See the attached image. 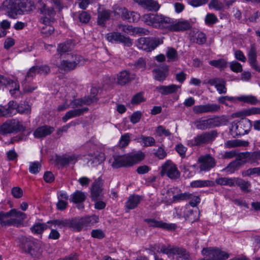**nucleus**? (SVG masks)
<instances>
[{
  "label": "nucleus",
  "mask_w": 260,
  "mask_h": 260,
  "mask_svg": "<svg viewBox=\"0 0 260 260\" xmlns=\"http://www.w3.org/2000/svg\"><path fill=\"white\" fill-rule=\"evenodd\" d=\"M143 21L149 25L160 29H167L170 31L172 18L158 14H147L142 17Z\"/></svg>",
  "instance_id": "f257e3e1"
},
{
  "label": "nucleus",
  "mask_w": 260,
  "mask_h": 260,
  "mask_svg": "<svg viewBox=\"0 0 260 260\" xmlns=\"http://www.w3.org/2000/svg\"><path fill=\"white\" fill-rule=\"evenodd\" d=\"M19 247L33 257H38L41 254V244L31 237L22 236L18 239Z\"/></svg>",
  "instance_id": "f03ea898"
},
{
  "label": "nucleus",
  "mask_w": 260,
  "mask_h": 260,
  "mask_svg": "<svg viewBox=\"0 0 260 260\" xmlns=\"http://www.w3.org/2000/svg\"><path fill=\"white\" fill-rule=\"evenodd\" d=\"M84 62L83 57L77 54H68L66 59H63L57 64L58 70L66 72L74 70Z\"/></svg>",
  "instance_id": "7ed1b4c3"
},
{
  "label": "nucleus",
  "mask_w": 260,
  "mask_h": 260,
  "mask_svg": "<svg viewBox=\"0 0 260 260\" xmlns=\"http://www.w3.org/2000/svg\"><path fill=\"white\" fill-rule=\"evenodd\" d=\"M25 130V126L17 119H8L0 125V134L4 136Z\"/></svg>",
  "instance_id": "20e7f679"
},
{
  "label": "nucleus",
  "mask_w": 260,
  "mask_h": 260,
  "mask_svg": "<svg viewBox=\"0 0 260 260\" xmlns=\"http://www.w3.org/2000/svg\"><path fill=\"white\" fill-rule=\"evenodd\" d=\"M217 136V132L215 130L203 132L188 140L187 144L190 147L202 146L212 142Z\"/></svg>",
  "instance_id": "39448f33"
},
{
  "label": "nucleus",
  "mask_w": 260,
  "mask_h": 260,
  "mask_svg": "<svg viewBox=\"0 0 260 260\" xmlns=\"http://www.w3.org/2000/svg\"><path fill=\"white\" fill-rule=\"evenodd\" d=\"M225 122L224 118L216 117L206 119H198L194 122V124L197 129L205 130L224 124Z\"/></svg>",
  "instance_id": "423d86ee"
},
{
  "label": "nucleus",
  "mask_w": 260,
  "mask_h": 260,
  "mask_svg": "<svg viewBox=\"0 0 260 260\" xmlns=\"http://www.w3.org/2000/svg\"><path fill=\"white\" fill-rule=\"evenodd\" d=\"M15 217L18 218L19 220L22 221L25 219L26 215L24 213L20 211H17L15 209H11L9 212H0V223L2 226H10L14 225L17 223V220L14 218H10L9 220L4 221L3 218L5 217Z\"/></svg>",
  "instance_id": "0eeeda50"
},
{
  "label": "nucleus",
  "mask_w": 260,
  "mask_h": 260,
  "mask_svg": "<svg viewBox=\"0 0 260 260\" xmlns=\"http://www.w3.org/2000/svg\"><path fill=\"white\" fill-rule=\"evenodd\" d=\"M1 9L11 18H16L18 15H20V13L21 12L19 0H5L2 3Z\"/></svg>",
  "instance_id": "6e6552de"
},
{
  "label": "nucleus",
  "mask_w": 260,
  "mask_h": 260,
  "mask_svg": "<svg viewBox=\"0 0 260 260\" xmlns=\"http://www.w3.org/2000/svg\"><path fill=\"white\" fill-rule=\"evenodd\" d=\"M202 254L205 257L200 260H224L229 257L226 252L215 248H203Z\"/></svg>",
  "instance_id": "1a4fd4ad"
},
{
  "label": "nucleus",
  "mask_w": 260,
  "mask_h": 260,
  "mask_svg": "<svg viewBox=\"0 0 260 260\" xmlns=\"http://www.w3.org/2000/svg\"><path fill=\"white\" fill-rule=\"evenodd\" d=\"M162 42V41H161L159 39L141 38L137 40V45L139 49L147 52H150L161 44Z\"/></svg>",
  "instance_id": "9d476101"
},
{
  "label": "nucleus",
  "mask_w": 260,
  "mask_h": 260,
  "mask_svg": "<svg viewBox=\"0 0 260 260\" xmlns=\"http://www.w3.org/2000/svg\"><path fill=\"white\" fill-rule=\"evenodd\" d=\"M197 162L199 164V169L201 172L209 171L216 166L215 158L210 154H205L200 156Z\"/></svg>",
  "instance_id": "9b49d317"
},
{
  "label": "nucleus",
  "mask_w": 260,
  "mask_h": 260,
  "mask_svg": "<svg viewBox=\"0 0 260 260\" xmlns=\"http://www.w3.org/2000/svg\"><path fill=\"white\" fill-rule=\"evenodd\" d=\"M40 7L39 8L40 13L43 15L40 19V22L46 23H53L54 21L55 12L52 7H48L46 4L39 2Z\"/></svg>",
  "instance_id": "f8f14e48"
},
{
  "label": "nucleus",
  "mask_w": 260,
  "mask_h": 260,
  "mask_svg": "<svg viewBox=\"0 0 260 260\" xmlns=\"http://www.w3.org/2000/svg\"><path fill=\"white\" fill-rule=\"evenodd\" d=\"M161 174L166 175L171 179H175L179 176L180 173L176 166L170 160H167L161 167Z\"/></svg>",
  "instance_id": "ddd939ff"
},
{
  "label": "nucleus",
  "mask_w": 260,
  "mask_h": 260,
  "mask_svg": "<svg viewBox=\"0 0 260 260\" xmlns=\"http://www.w3.org/2000/svg\"><path fill=\"white\" fill-rule=\"evenodd\" d=\"M109 163L114 169L123 167H131L129 162L128 154L123 155L115 154L109 159Z\"/></svg>",
  "instance_id": "4468645a"
},
{
  "label": "nucleus",
  "mask_w": 260,
  "mask_h": 260,
  "mask_svg": "<svg viewBox=\"0 0 260 260\" xmlns=\"http://www.w3.org/2000/svg\"><path fill=\"white\" fill-rule=\"evenodd\" d=\"M191 27V23L189 20L180 19L174 21L172 19V23L170 31H184L190 29Z\"/></svg>",
  "instance_id": "2eb2a0df"
},
{
  "label": "nucleus",
  "mask_w": 260,
  "mask_h": 260,
  "mask_svg": "<svg viewBox=\"0 0 260 260\" xmlns=\"http://www.w3.org/2000/svg\"><path fill=\"white\" fill-rule=\"evenodd\" d=\"M220 109L219 105L216 104H207L194 106L193 111L197 114L205 113H214L218 111Z\"/></svg>",
  "instance_id": "dca6fc26"
},
{
  "label": "nucleus",
  "mask_w": 260,
  "mask_h": 260,
  "mask_svg": "<svg viewBox=\"0 0 260 260\" xmlns=\"http://www.w3.org/2000/svg\"><path fill=\"white\" fill-rule=\"evenodd\" d=\"M144 221L150 226L161 228L168 231H175L177 228V225L175 223H167L154 219L147 218L145 219Z\"/></svg>",
  "instance_id": "f3484780"
},
{
  "label": "nucleus",
  "mask_w": 260,
  "mask_h": 260,
  "mask_svg": "<svg viewBox=\"0 0 260 260\" xmlns=\"http://www.w3.org/2000/svg\"><path fill=\"white\" fill-rule=\"evenodd\" d=\"M235 127L237 135H244L248 134L250 131L251 127V122L249 119H242L236 123Z\"/></svg>",
  "instance_id": "a211bd4d"
},
{
  "label": "nucleus",
  "mask_w": 260,
  "mask_h": 260,
  "mask_svg": "<svg viewBox=\"0 0 260 260\" xmlns=\"http://www.w3.org/2000/svg\"><path fill=\"white\" fill-rule=\"evenodd\" d=\"M136 76L135 74H132L128 71H122L117 74V83L122 86L125 85L134 80Z\"/></svg>",
  "instance_id": "6ab92c4d"
},
{
  "label": "nucleus",
  "mask_w": 260,
  "mask_h": 260,
  "mask_svg": "<svg viewBox=\"0 0 260 260\" xmlns=\"http://www.w3.org/2000/svg\"><path fill=\"white\" fill-rule=\"evenodd\" d=\"M240 159H246L243 161V164L249 162L251 164L257 162L260 160V151H254L253 152H244L239 154Z\"/></svg>",
  "instance_id": "aec40b11"
},
{
  "label": "nucleus",
  "mask_w": 260,
  "mask_h": 260,
  "mask_svg": "<svg viewBox=\"0 0 260 260\" xmlns=\"http://www.w3.org/2000/svg\"><path fill=\"white\" fill-rule=\"evenodd\" d=\"M134 2L138 3L144 9L150 11H157L160 5L157 1L154 0H134Z\"/></svg>",
  "instance_id": "412c9836"
},
{
  "label": "nucleus",
  "mask_w": 260,
  "mask_h": 260,
  "mask_svg": "<svg viewBox=\"0 0 260 260\" xmlns=\"http://www.w3.org/2000/svg\"><path fill=\"white\" fill-rule=\"evenodd\" d=\"M54 131V128L49 125H43L38 127L34 132V136L37 139L43 138L51 134Z\"/></svg>",
  "instance_id": "4be33fe9"
},
{
  "label": "nucleus",
  "mask_w": 260,
  "mask_h": 260,
  "mask_svg": "<svg viewBox=\"0 0 260 260\" xmlns=\"http://www.w3.org/2000/svg\"><path fill=\"white\" fill-rule=\"evenodd\" d=\"M123 19L127 20L129 22L137 21L140 18V15L135 12H129L125 8L119 9Z\"/></svg>",
  "instance_id": "5701e85b"
},
{
  "label": "nucleus",
  "mask_w": 260,
  "mask_h": 260,
  "mask_svg": "<svg viewBox=\"0 0 260 260\" xmlns=\"http://www.w3.org/2000/svg\"><path fill=\"white\" fill-rule=\"evenodd\" d=\"M180 88V85L171 84L168 86H158L156 87L155 89L162 95H167L176 92Z\"/></svg>",
  "instance_id": "b1692460"
},
{
  "label": "nucleus",
  "mask_w": 260,
  "mask_h": 260,
  "mask_svg": "<svg viewBox=\"0 0 260 260\" xmlns=\"http://www.w3.org/2000/svg\"><path fill=\"white\" fill-rule=\"evenodd\" d=\"M0 84L5 86L11 85L13 89H10V92L12 95H14L16 91L19 90L20 86L18 83L1 75H0Z\"/></svg>",
  "instance_id": "393cba45"
},
{
  "label": "nucleus",
  "mask_w": 260,
  "mask_h": 260,
  "mask_svg": "<svg viewBox=\"0 0 260 260\" xmlns=\"http://www.w3.org/2000/svg\"><path fill=\"white\" fill-rule=\"evenodd\" d=\"M70 105L72 108H76L83 105H89L96 102V99L93 96L92 98L85 97L84 99H75L73 101L70 100Z\"/></svg>",
  "instance_id": "a878e982"
},
{
  "label": "nucleus",
  "mask_w": 260,
  "mask_h": 260,
  "mask_svg": "<svg viewBox=\"0 0 260 260\" xmlns=\"http://www.w3.org/2000/svg\"><path fill=\"white\" fill-rule=\"evenodd\" d=\"M111 16V11L109 10L103 9L98 11V24L101 26H104L107 21H108Z\"/></svg>",
  "instance_id": "bb28decb"
},
{
  "label": "nucleus",
  "mask_w": 260,
  "mask_h": 260,
  "mask_svg": "<svg viewBox=\"0 0 260 260\" xmlns=\"http://www.w3.org/2000/svg\"><path fill=\"white\" fill-rule=\"evenodd\" d=\"M19 5L21 11L20 13V15L25 13L31 12L35 8L34 2L31 1L19 0Z\"/></svg>",
  "instance_id": "cd10ccee"
},
{
  "label": "nucleus",
  "mask_w": 260,
  "mask_h": 260,
  "mask_svg": "<svg viewBox=\"0 0 260 260\" xmlns=\"http://www.w3.org/2000/svg\"><path fill=\"white\" fill-rule=\"evenodd\" d=\"M237 185L242 191L248 193L250 192L251 183L248 181H245L240 178L234 177V186Z\"/></svg>",
  "instance_id": "c85d7f7f"
},
{
  "label": "nucleus",
  "mask_w": 260,
  "mask_h": 260,
  "mask_svg": "<svg viewBox=\"0 0 260 260\" xmlns=\"http://www.w3.org/2000/svg\"><path fill=\"white\" fill-rule=\"evenodd\" d=\"M142 200V198L140 196L136 194L130 196L125 203V206L126 208L128 210L135 209L137 207Z\"/></svg>",
  "instance_id": "c756f323"
},
{
  "label": "nucleus",
  "mask_w": 260,
  "mask_h": 260,
  "mask_svg": "<svg viewBox=\"0 0 260 260\" xmlns=\"http://www.w3.org/2000/svg\"><path fill=\"white\" fill-rule=\"evenodd\" d=\"M88 110V108L84 107L81 109L71 110L66 113L65 115L62 117V120L64 122H66L68 119L79 116L84 113L86 112Z\"/></svg>",
  "instance_id": "7c9ffc66"
},
{
  "label": "nucleus",
  "mask_w": 260,
  "mask_h": 260,
  "mask_svg": "<svg viewBox=\"0 0 260 260\" xmlns=\"http://www.w3.org/2000/svg\"><path fill=\"white\" fill-rule=\"evenodd\" d=\"M168 67L166 65L161 68L154 69L153 73L155 79L159 81L165 80L168 75Z\"/></svg>",
  "instance_id": "2f4dec72"
},
{
  "label": "nucleus",
  "mask_w": 260,
  "mask_h": 260,
  "mask_svg": "<svg viewBox=\"0 0 260 260\" xmlns=\"http://www.w3.org/2000/svg\"><path fill=\"white\" fill-rule=\"evenodd\" d=\"M241 159H240L239 155L238 158L231 162L224 170L231 174L234 173L235 171L238 170L242 165L245 164H243V161H241Z\"/></svg>",
  "instance_id": "473e14b6"
},
{
  "label": "nucleus",
  "mask_w": 260,
  "mask_h": 260,
  "mask_svg": "<svg viewBox=\"0 0 260 260\" xmlns=\"http://www.w3.org/2000/svg\"><path fill=\"white\" fill-rule=\"evenodd\" d=\"M176 190V187L170 188L168 189L166 192L162 193L163 198L162 199V201L168 205L174 203V201L173 200L175 196V193H177Z\"/></svg>",
  "instance_id": "72a5a7b5"
},
{
  "label": "nucleus",
  "mask_w": 260,
  "mask_h": 260,
  "mask_svg": "<svg viewBox=\"0 0 260 260\" xmlns=\"http://www.w3.org/2000/svg\"><path fill=\"white\" fill-rule=\"evenodd\" d=\"M179 247L168 245L166 246H162L160 249V252L162 253L166 254L169 258H174L175 255H177L178 253Z\"/></svg>",
  "instance_id": "f704fd0d"
},
{
  "label": "nucleus",
  "mask_w": 260,
  "mask_h": 260,
  "mask_svg": "<svg viewBox=\"0 0 260 260\" xmlns=\"http://www.w3.org/2000/svg\"><path fill=\"white\" fill-rule=\"evenodd\" d=\"M215 183L209 180H198L192 181L190 186L192 188L205 187L209 186H214Z\"/></svg>",
  "instance_id": "c9c22d12"
},
{
  "label": "nucleus",
  "mask_w": 260,
  "mask_h": 260,
  "mask_svg": "<svg viewBox=\"0 0 260 260\" xmlns=\"http://www.w3.org/2000/svg\"><path fill=\"white\" fill-rule=\"evenodd\" d=\"M176 191L177 193H175V196L174 197V199L173 200L174 201V203L189 200L191 198V194L187 192L182 193L181 192V190L177 187Z\"/></svg>",
  "instance_id": "e433bc0d"
},
{
  "label": "nucleus",
  "mask_w": 260,
  "mask_h": 260,
  "mask_svg": "<svg viewBox=\"0 0 260 260\" xmlns=\"http://www.w3.org/2000/svg\"><path fill=\"white\" fill-rule=\"evenodd\" d=\"M236 99L244 103L255 105L259 102L257 98L252 95H243L236 98Z\"/></svg>",
  "instance_id": "4c0bfd02"
},
{
  "label": "nucleus",
  "mask_w": 260,
  "mask_h": 260,
  "mask_svg": "<svg viewBox=\"0 0 260 260\" xmlns=\"http://www.w3.org/2000/svg\"><path fill=\"white\" fill-rule=\"evenodd\" d=\"M69 228L72 229L73 231L79 232L84 228L81 218L69 219Z\"/></svg>",
  "instance_id": "58836bf2"
},
{
  "label": "nucleus",
  "mask_w": 260,
  "mask_h": 260,
  "mask_svg": "<svg viewBox=\"0 0 260 260\" xmlns=\"http://www.w3.org/2000/svg\"><path fill=\"white\" fill-rule=\"evenodd\" d=\"M130 166H132L138 161H141L145 158V154L142 151H138L134 154H128Z\"/></svg>",
  "instance_id": "ea45409f"
},
{
  "label": "nucleus",
  "mask_w": 260,
  "mask_h": 260,
  "mask_svg": "<svg viewBox=\"0 0 260 260\" xmlns=\"http://www.w3.org/2000/svg\"><path fill=\"white\" fill-rule=\"evenodd\" d=\"M86 198V196L84 192L76 190L71 195L70 200L74 203H81L85 200Z\"/></svg>",
  "instance_id": "a19ab883"
},
{
  "label": "nucleus",
  "mask_w": 260,
  "mask_h": 260,
  "mask_svg": "<svg viewBox=\"0 0 260 260\" xmlns=\"http://www.w3.org/2000/svg\"><path fill=\"white\" fill-rule=\"evenodd\" d=\"M78 155L73 154L68 156H63L57 159L58 162L64 166L69 164H75L78 160Z\"/></svg>",
  "instance_id": "79ce46f5"
},
{
  "label": "nucleus",
  "mask_w": 260,
  "mask_h": 260,
  "mask_svg": "<svg viewBox=\"0 0 260 260\" xmlns=\"http://www.w3.org/2000/svg\"><path fill=\"white\" fill-rule=\"evenodd\" d=\"M248 145V142L239 140H229L226 141L224 143V147L225 148H234L240 146H245Z\"/></svg>",
  "instance_id": "37998d69"
},
{
  "label": "nucleus",
  "mask_w": 260,
  "mask_h": 260,
  "mask_svg": "<svg viewBox=\"0 0 260 260\" xmlns=\"http://www.w3.org/2000/svg\"><path fill=\"white\" fill-rule=\"evenodd\" d=\"M40 22L43 25L41 28V32L45 36H49L54 32V28L51 25L52 23Z\"/></svg>",
  "instance_id": "c03bdc74"
},
{
  "label": "nucleus",
  "mask_w": 260,
  "mask_h": 260,
  "mask_svg": "<svg viewBox=\"0 0 260 260\" xmlns=\"http://www.w3.org/2000/svg\"><path fill=\"white\" fill-rule=\"evenodd\" d=\"M18 113L23 114H29L31 112V106L27 102L19 104L16 108Z\"/></svg>",
  "instance_id": "a18cd8bd"
},
{
  "label": "nucleus",
  "mask_w": 260,
  "mask_h": 260,
  "mask_svg": "<svg viewBox=\"0 0 260 260\" xmlns=\"http://www.w3.org/2000/svg\"><path fill=\"white\" fill-rule=\"evenodd\" d=\"M73 45L71 43L67 42L60 44L57 47V51L61 56L67 52L70 51L73 49Z\"/></svg>",
  "instance_id": "49530a36"
},
{
  "label": "nucleus",
  "mask_w": 260,
  "mask_h": 260,
  "mask_svg": "<svg viewBox=\"0 0 260 260\" xmlns=\"http://www.w3.org/2000/svg\"><path fill=\"white\" fill-rule=\"evenodd\" d=\"M48 228L47 224L44 223H36L31 228L30 230L34 234H41Z\"/></svg>",
  "instance_id": "de8ad7c7"
},
{
  "label": "nucleus",
  "mask_w": 260,
  "mask_h": 260,
  "mask_svg": "<svg viewBox=\"0 0 260 260\" xmlns=\"http://www.w3.org/2000/svg\"><path fill=\"white\" fill-rule=\"evenodd\" d=\"M166 56L168 62H174L178 59V55L177 51L172 47L168 48Z\"/></svg>",
  "instance_id": "09e8293b"
},
{
  "label": "nucleus",
  "mask_w": 260,
  "mask_h": 260,
  "mask_svg": "<svg viewBox=\"0 0 260 260\" xmlns=\"http://www.w3.org/2000/svg\"><path fill=\"white\" fill-rule=\"evenodd\" d=\"M69 219H58L50 220L47 222V223L57 225L58 228L60 229L63 228H69Z\"/></svg>",
  "instance_id": "8fccbe9b"
},
{
  "label": "nucleus",
  "mask_w": 260,
  "mask_h": 260,
  "mask_svg": "<svg viewBox=\"0 0 260 260\" xmlns=\"http://www.w3.org/2000/svg\"><path fill=\"white\" fill-rule=\"evenodd\" d=\"M234 178L220 177L215 179V182L220 185H229L234 186Z\"/></svg>",
  "instance_id": "3c124183"
},
{
  "label": "nucleus",
  "mask_w": 260,
  "mask_h": 260,
  "mask_svg": "<svg viewBox=\"0 0 260 260\" xmlns=\"http://www.w3.org/2000/svg\"><path fill=\"white\" fill-rule=\"evenodd\" d=\"M209 64L219 69H223L228 67V62L223 58L210 60Z\"/></svg>",
  "instance_id": "603ef678"
},
{
  "label": "nucleus",
  "mask_w": 260,
  "mask_h": 260,
  "mask_svg": "<svg viewBox=\"0 0 260 260\" xmlns=\"http://www.w3.org/2000/svg\"><path fill=\"white\" fill-rule=\"evenodd\" d=\"M133 69L135 70L144 71L146 68V62L142 57L139 58L133 64Z\"/></svg>",
  "instance_id": "864d4df0"
},
{
  "label": "nucleus",
  "mask_w": 260,
  "mask_h": 260,
  "mask_svg": "<svg viewBox=\"0 0 260 260\" xmlns=\"http://www.w3.org/2000/svg\"><path fill=\"white\" fill-rule=\"evenodd\" d=\"M83 221V226H88L94 224L98 221V217L96 216H92L81 218Z\"/></svg>",
  "instance_id": "5fc2aeb1"
},
{
  "label": "nucleus",
  "mask_w": 260,
  "mask_h": 260,
  "mask_svg": "<svg viewBox=\"0 0 260 260\" xmlns=\"http://www.w3.org/2000/svg\"><path fill=\"white\" fill-rule=\"evenodd\" d=\"M248 61L249 63L256 61V51L254 45H251L248 53Z\"/></svg>",
  "instance_id": "6e6d98bb"
},
{
  "label": "nucleus",
  "mask_w": 260,
  "mask_h": 260,
  "mask_svg": "<svg viewBox=\"0 0 260 260\" xmlns=\"http://www.w3.org/2000/svg\"><path fill=\"white\" fill-rule=\"evenodd\" d=\"M121 34L118 32H111L106 35V39L109 42L118 43Z\"/></svg>",
  "instance_id": "4d7b16f0"
},
{
  "label": "nucleus",
  "mask_w": 260,
  "mask_h": 260,
  "mask_svg": "<svg viewBox=\"0 0 260 260\" xmlns=\"http://www.w3.org/2000/svg\"><path fill=\"white\" fill-rule=\"evenodd\" d=\"M184 217L185 220H188L191 222L196 220V217L194 216V211L187 207H186L184 211Z\"/></svg>",
  "instance_id": "13d9d810"
},
{
  "label": "nucleus",
  "mask_w": 260,
  "mask_h": 260,
  "mask_svg": "<svg viewBox=\"0 0 260 260\" xmlns=\"http://www.w3.org/2000/svg\"><path fill=\"white\" fill-rule=\"evenodd\" d=\"M140 139L144 143V147L153 146L155 143V139L152 137H146L141 135Z\"/></svg>",
  "instance_id": "bf43d9fd"
},
{
  "label": "nucleus",
  "mask_w": 260,
  "mask_h": 260,
  "mask_svg": "<svg viewBox=\"0 0 260 260\" xmlns=\"http://www.w3.org/2000/svg\"><path fill=\"white\" fill-rule=\"evenodd\" d=\"M217 21V17L213 13H208L205 18V23L208 25H212L216 23Z\"/></svg>",
  "instance_id": "052dcab7"
},
{
  "label": "nucleus",
  "mask_w": 260,
  "mask_h": 260,
  "mask_svg": "<svg viewBox=\"0 0 260 260\" xmlns=\"http://www.w3.org/2000/svg\"><path fill=\"white\" fill-rule=\"evenodd\" d=\"M41 168V165L39 162H31L29 164V171L32 174H37L40 172Z\"/></svg>",
  "instance_id": "680f3d73"
},
{
  "label": "nucleus",
  "mask_w": 260,
  "mask_h": 260,
  "mask_svg": "<svg viewBox=\"0 0 260 260\" xmlns=\"http://www.w3.org/2000/svg\"><path fill=\"white\" fill-rule=\"evenodd\" d=\"M37 74H38V71L36 66L31 67L27 72L25 80L26 82H30Z\"/></svg>",
  "instance_id": "e2e57ef3"
},
{
  "label": "nucleus",
  "mask_w": 260,
  "mask_h": 260,
  "mask_svg": "<svg viewBox=\"0 0 260 260\" xmlns=\"http://www.w3.org/2000/svg\"><path fill=\"white\" fill-rule=\"evenodd\" d=\"M130 140V134L128 133L125 134L121 136L119 145L121 147H124L128 145Z\"/></svg>",
  "instance_id": "0e129e2a"
},
{
  "label": "nucleus",
  "mask_w": 260,
  "mask_h": 260,
  "mask_svg": "<svg viewBox=\"0 0 260 260\" xmlns=\"http://www.w3.org/2000/svg\"><path fill=\"white\" fill-rule=\"evenodd\" d=\"M145 98L142 92H139L133 96L131 100V103L133 105H137L145 101Z\"/></svg>",
  "instance_id": "69168bd1"
},
{
  "label": "nucleus",
  "mask_w": 260,
  "mask_h": 260,
  "mask_svg": "<svg viewBox=\"0 0 260 260\" xmlns=\"http://www.w3.org/2000/svg\"><path fill=\"white\" fill-rule=\"evenodd\" d=\"M118 43H122L124 46L131 47L133 45V42L128 37H126L121 34Z\"/></svg>",
  "instance_id": "338daca9"
},
{
  "label": "nucleus",
  "mask_w": 260,
  "mask_h": 260,
  "mask_svg": "<svg viewBox=\"0 0 260 260\" xmlns=\"http://www.w3.org/2000/svg\"><path fill=\"white\" fill-rule=\"evenodd\" d=\"M210 8H213L216 10H221L223 9V5L217 0H211L209 4Z\"/></svg>",
  "instance_id": "774afa93"
}]
</instances>
